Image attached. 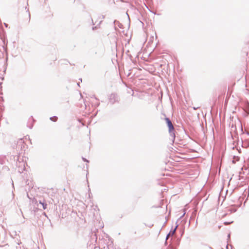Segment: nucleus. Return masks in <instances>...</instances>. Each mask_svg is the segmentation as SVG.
<instances>
[{
  "mask_svg": "<svg viewBox=\"0 0 249 249\" xmlns=\"http://www.w3.org/2000/svg\"><path fill=\"white\" fill-rule=\"evenodd\" d=\"M165 121H166L167 124L168 125V126L169 127V131L170 132L174 130V128L172 124L171 121L169 120V119H168L167 118H165Z\"/></svg>",
  "mask_w": 249,
  "mask_h": 249,
  "instance_id": "obj_1",
  "label": "nucleus"
},
{
  "mask_svg": "<svg viewBox=\"0 0 249 249\" xmlns=\"http://www.w3.org/2000/svg\"><path fill=\"white\" fill-rule=\"evenodd\" d=\"M50 120L53 122H56L57 120V117L56 116L51 117Z\"/></svg>",
  "mask_w": 249,
  "mask_h": 249,
  "instance_id": "obj_2",
  "label": "nucleus"
},
{
  "mask_svg": "<svg viewBox=\"0 0 249 249\" xmlns=\"http://www.w3.org/2000/svg\"><path fill=\"white\" fill-rule=\"evenodd\" d=\"M39 203L41 204L42 205L43 209L45 210V209H46V208H47V204L46 203H45L44 202H42L41 201L39 202Z\"/></svg>",
  "mask_w": 249,
  "mask_h": 249,
  "instance_id": "obj_3",
  "label": "nucleus"
},
{
  "mask_svg": "<svg viewBox=\"0 0 249 249\" xmlns=\"http://www.w3.org/2000/svg\"><path fill=\"white\" fill-rule=\"evenodd\" d=\"M176 229H175L173 231H170V233H169V234L168 235L167 237H168L169 236L171 235H173L175 233V231H176Z\"/></svg>",
  "mask_w": 249,
  "mask_h": 249,
  "instance_id": "obj_4",
  "label": "nucleus"
}]
</instances>
